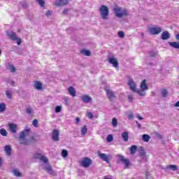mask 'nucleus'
<instances>
[{"mask_svg":"<svg viewBox=\"0 0 179 179\" xmlns=\"http://www.w3.org/2000/svg\"><path fill=\"white\" fill-rule=\"evenodd\" d=\"M109 64H111L114 68H118V60L114 57H109L108 59Z\"/></svg>","mask_w":179,"mask_h":179,"instance_id":"14","label":"nucleus"},{"mask_svg":"<svg viewBox=\"0 0 179 179\" xmlns=\"http://www.w3.org/2000/svg\"><path fill=\"white\" fill-rule=\"evenodd\" d=\"M69 12V8H66L62 11L63 15H68V13Z\"/></svg>","mask_w":179,"mask_h":179,"instance_id":"50","label":"nucleus"},{"mask_svg":"<svg viewBox=\"0 0 179 179\" xmlns=\"http://www.w3.org/2000/svg\"><path fill=\"white\" fill-rule=\"evenodd\" d=\"M129 120H132L134 118V115L132 113H130L128 115Z\"/></svg>","mask_w":179,"mask_h":179,"instance_id":"53","label":"nucleus"},{"mask_svg":"<svg viewBox=\"0 0 179 179\" xmlns=\"http://www.w3.org/2000/svg\"><path fill=\"white\" fill-rule=\"evenodd\" d=\"M137 117H138V120H143V117H142L141 115H139V114L137 115Z\"/></svg>","mask_w":179,"mask_h":179,"instance_id":"56","label":"nucleus"},{"mask_svg":"<svg viewBox=\"0 0 179 179\" xmlns=\"http://www.w3.org/2000/svg\"><path fill=\"white\" fill-rule=\"evenodd\" d=\"M1 135H2V136H8V131H6L5 129H1Z\"/></svg>","mask_w":179,"mask_h":179,"instance_id":"39","label":"nucleus"},{"mask_svg":"<svg viewBox=\"0 0 179 179\" xmlns=\"http://www.w3.org/2000/svg\"><path fill=\"white\" fill-rule=\"evenodd\" d=\"M170 47L179 50V42H169Z\"/></svg>","mask_w":179,"mask_h":179,"instance_id":"25","label":"nucleus"},{"mask_svg":"<svg viewBox=\"0 0 179 179\" xmlns=\"http://www.w3.org/2000/svg\"><path fill=\"white\" fill-rule=\"evenodd\" d=\"M166 169H170L171 170H172L173 171H177V170H178V166H177V165H169L166 167Z\"/></svg>","mask_w":179,"mask_h":179,"instance_id":"31","label":"nucleus"},{"mask_svg":"<svg viewBox=\"0 0 179 179\" xmlns=\"http://www.w3.org/2000/svg\"><path fill=\"white\" fill-rule=\"evenodd\" d=\"M69 94L72 97H76V90H75V88L72 86L69 87L68 89Z\"/></svg>","mask_w":179,"mask_h":179,"instance_id":"17","label":"nucleus"},{"mask_svg":"<svg viewBox=\"0 0 179 179\" xmlns=\"http://www.w3.org/2000/svg\"><path fill=\"white\" fill-rule=\"evenodd\" d=\"M140 89L137 90V94L140 96L141 97H145L146 96V92L145 90H148L149 87H148V85H146V80H143L140 85Z\"/></svg>","mask_w":179,"mask_h":179,"instance_id":"3","label":"nucleus"},{"mask_svg":"<svg viewBox=\"0 0 179 179\" xmlns=\"http://www.w3.org/2000/svg\"><path fill=\"white\" fill-rule=\"evenodd\" d=\"M176 40H179V34H177V35L176 36Z\"/></svg>","mask_w":179,"mask_h":179,"instance_id":"58","label":"nucleus"},{"mask_svg":"<svg viewBox=\"0 0 179 179\" xmlns=\"http://www.w3.org/2000/svg\"><path fill=\"white\" fill-rule=\"evenodd\" d=\"M34 159H38L39 160H41V162H43V163H44L45 164H47V163H48V158H47V157L45 156H43L41 155V154H36L34 155Z\"/></svg>","mask_w":179,"mask_h":179,"instance_id":"11","label":"nucleus"},{"mask_svg":"<svg viewBox=\"0 0 179 179\" xmlns=\"http://www.w3.org/2000/svg\"><path fill=\"white\" fill-rule=\"evenodd\" d=\"M9 128L10 132H12L13 134H16L17 131V126L16 124H15L14 123H11L9 124Z\"/></svg>","mask_w":179,"mask_h":179,"instance_id":"19","label":"nucleus"},{"mask_svg":"<svg viewBox=\"0 0 179 179\" xmlns=\"http://www.w3.org/2000/svg\"><path fill=\"white\" fill-rule=\"evenodd\" d=\"M8 69H9L10 72H11L12 73L16 72V68L15 66H13V65H9Z\"/></svg>","mask_w":179,"mask_h":179,"instance_id":"37","label":"nucleus"},{"mask_svg":"<svg viewBox=\"0 0 179 179\" xmlns=\"http://www.w3.org/2000/svg\"><path fill=\"white\" fill-rule=\"evenodd\" d=\"M81 54H83V55H86V57H90L92 53L90 50H81Z\"/></svg>","mask_w":179,"mask_h":179,"instance_id":"34","label":"nucleus"},{"mask_svg":"<svg viewBox=\"0 0 179 179\" xmlns=\"http://www.w3.org/2000/svg\"><path fill=\"white\" fill-rule=\"evenodd\" d=\"M34 86L37 90H41L43 89V84L40 81H36Z\"/></svg>","mask_w":179,"mask_h":179,"instance_id":"22","label":"nucleus"},{"mask_svg":"<svg viewBox=\"0 0 179 179\" xmlns=\"http://www.w3.org/2000/svg\"><path fill=\"white\" fill-rule=\"evenodd\" d=\"M97 155L101 160L106 162V163H110V158L107 154L101 153L100 151H97Z\"/></svg>","mask_w":179,"mask_h":179,"instance_id":"9","label":"nucleus"},{"mask_svg":"<svg viewBox=\"0 0 179 179\" xmlns=\"http://www.w3.org/2000/svg\"><path fill=\"white\" fill-rule=\"evenodd\" d=\"M155 136L158 138V139H163V136H162V134H159L158 132L155 133Z\"/></svg>","mask_w":179,"mask_h":179,"instance_id":"48","label":"nucleus"},{"mask_svg":"<svg viewBox=\"0 0 179 179\" xmlns=\"http://www.w3.org/2000/svg\"><path fill=\"white\" fill-rule=\"evenodd\" d=\"M87 134V127L86 125L81 128V135L85 136Z\"/></svg>","mask_w":179,"mask_h":179,"instance_id":"30","label":"nucleus"},{"mask_svg":"<svg viewBox=\"0 0 179 179\" xmlns=\"http://www.w3.org/2000/svg\"><path fill=\"white\" fill-rule=\"evenodd\" d=\"M0 166H1V157H0Z\"/></svg>","mask_w":179,"mask_h":179,"instance_id":"60","label":"nucleus"},{"mask_svg":"<svg viewBox=\"0 0 179 179\" xmlns=\"http://www.w3.org/2000/svg\"><path fill=\"white\" fill-rule=\"evenodd\" d=\"M136 124L138 128H139V129L141 128V124H139V123L138 122V121L136 122Z\"/></svg>","mask_w":179,"mask_h":179,"instance_id":"55","label":"nucleus"},{"mask_svg":"<svg viewBox=\"0 0 179 179\" xmlns=\"http://www.w3.org/2000/svg\"><path fill=\"white\" fill-rule=\"evenodd\" d=\"M6 34L12 41H16L17 45H20V44H22V39L18 38L17 36H16V33L13 31H7Z\"/></svg>","mask_w":179,"mask_h":179,"instance_id":"4","label":"nucleus"},{"mask_svg":"<svg viewBox=\"0 0 179 179\" xmlns=\"http://www.w3.org/2000/svg\"><path fill=\"white\" fill-rule=\"evenodd\" d=\"M92 161L90 158L85 157L80 162V166L85 167V169H87V167H90L92 166Z\"/></svg>","mask_w":179,"mask_h":179,"instance_id":"6","label":"nucleus"},{"mask_svg":"<svg viewBox=\"0 0 179 179\" xmlns=\"http://www.w3.org/2000/svg\"><path fill=\"white\" fill-rule=\"evenodd\" d=\"M99 11L102 19H103V20H107V19H108V14L110 13L108 7H107V6L102 5L100 7Z\"/></svg>","mask_w":179,"mask_h":179,"instance_id":"5","label":"nucleus"},{"mask_svg":"<svg viewBox=\"0 0 179 179\" xmlns=\"http://www.w3.org/2000/svg\"><path fill=\"white\" fill-rule=\"evenodd\" d=\"M161 94H162V97L166 99V97H167V96H169V91H167V90H166V89H163L161 90Z\"/></svg>","mask_w":179,"mask_h":179,"instance_id":"27","label":"nucleus"},{"mask_svg":"<svg viewBox=\"0 0 179 179\" xmlns=\"http://www.w3.org/2000/svg\"><path fill=\"white\" fill-rule=\"evenodd\" d=\"M31 131V129L29 128L20 134L19 141L21 145H30V143L36 142V138L34 136H30Z\"/></svg>","mask_w":179,"mask_h":179,"instance_id":"1","label":"nucleus"},{"mask_svg":"<svg viewBox=\"0 0 179 179\" xmlns=\"http://www.w3.org/2000/svg\"><path fill=\"white\" fill-rule=\"evenodd\" d=\"M36 2L41 6H44V4L45 3L44 2V0H36Z\"/></svg>","mask_w":179,"mask_h":179,"instance_id":"44","label":"nucleus"},{"mask_svg":"<svg viewBox=\"0 0 179 179\" xmlns=\"http://www.w3.org/2000/svg\"><path fill=\"white\" fill-rule=\"evenodd\" d=\"M43 169L45 170L46 173L50 174V176H54V170H52V166L50 164H45Z\"/></svg>","mask_w":179,"mask_h":179,"instance_id":"12","label":"nucleus"},{"mask_svg":"<svg viewBox=\"0 0 179 179\" xmlns=\"http://www.w3.org/2000/svg\"><path fill=\"white\" fill-rule=\"evenodd\" d=\"M83 103H90V101H92V97H90L89 95H83L81 97Z\"/></svg>","mask_w":179,"mask_h":179,"instance_id":"21","label":"nucleus"},{"mask_svg":"<svg viewBox=\"0 0 179 179\" xmlns=\"http://www.w3.org/2000/svg\"><path fill=\"white\" fill-rule=\"evenodd\" d=\"M79 122H80V118L76 117V124H79Z\"/></svg>","mask_w":179,"mask_h":179,"instance_id":"54","label":"nucleus"},{"mask_svg":"<svg viewBox=\"0 0 179 179\" xmlns=\"http://www.w3.org/2000/svg\"><path fill=\"white\" fill-rule=\"evenodd\" d=\"M8 83L9 85H11V86H15V81H13V80H8Z\"/></svg>","mask_w":179,"mask_h":179,"instance_id":"52","label":"nucleus"},{"mask_svg":"<svg viewBox=\"0 0 179 179\" xmlns=\"http://www.w3.org/2000/svg\"><path fill=\"white\" fill-rule=\"evenodd\" d=\"M175 107H179V101L175 103Z\"/></svg>","mask_w":179,"mask_h":179,"instance_id":"57","label":"nucleus"},{"mask_svg":"<svg viewBox=\"0 0 179 179\" xmlns=\"http://www.w3.org/2000/svg\"><path fill=\"white\" fill-rule=\"evenodd\" d=\"M21 6H22L24 9H27V7L29 6V5H27V3L22 2V3H21Z\"/></svg>","mask_w":179,"mask_h":179,"instance_id":"47","label":"nucleus"},{"mask_svg":"<svg viewBox=\"0 0 179 179\" xmlns=\"http://www.w3.org/2000/svg\"><path fill=\"white\" fill-rule=\"evenodd\" d=\"M26 113L28 115H30L31 113H33V109H31V108H27Z\"/></svg>","mask_w":179,"mask_h":179,"instance_id":"43","label":"nucleus"},{"mask_svg":"<svg viewBox=\"0 0 179 179\" xmlns=\"http://www.w3.org/2000/svg\"><path fill=\"white\" fill-rule=\"evenodd\" d=\"M162 29L160 27H152L149 28V32L152 36H157V34H160L162 31Z\"/></svg>","mask_w":179,"mask_h":179,"instance_id":"7","label":"nucleus"},{"mask_svg":"<svg viewBox=\"0 0 179 179\" xmlns=\"http://www.w3.org/2000/svg\"><path fill=\"white\" fill-rule=\"evenodd\" d=\"M119 160L120 162H122V163H124L125 169H128L129 166V160L125 159L122 155H119Z\"/></svg>","mask_w":179,"mask_h":179,"instance_id":"13","label":"nucleus"},{"mask_svg":"<svg viewBox=\"0 0 179 179\" xmlns=\"http://www.w3.org/2000/svg\"><path fill=\"white\" fill-rule=\"evenodd\" d=\"M87 117H88L90 120H92V118H93V113H92L91 112H87Z\"/></svg>","mask_w":179,"mask_h":179,"instance_id":"49","label":"nucleus"},{"mask_svg":"<svg viewBox=\"0 0 179 179\" xmlns=\"http://www.w3.org/2000/svg\"><path fill=\"white\" fill-rule=\"evenodd\" d=\"M32 125H34V127H37V125H38V120H37V119L34 120L32 122Z\"/></svg>","mask_w":179,"mask_h":179,"instance_id":"46","label":"nucleus"},{"mask_svg":"<svg viewBox=\"0 0 179 179\" xmlns=\"http://www.w3.org/2000/svg\"><path fill=\"white\" fill-rule=\"evenodd\" d=\"M62 110V106H56L55 109V113H61Z\"/></svg>","mask_w":179,"mask_h":179,"instance_id":"41","label":"nucleus"},{"mask_svg":"<svg viewBox=\"0 0 179 179\" xmlns=\"http://www.w3.org/2000/svg\"><path fill=\"white\" fill-rule=\"evenodd\" d=\"M122 138L124 142H128V139H129V134L128 132L124 131L122 134Z\"/></svg>","mask_w":179,"mask_h":179,"instance_id":"23","label":"nucleus"},{"mask_svg":"<svg viewBox=\"0 0 179 179\" xmlns=\"http://www.w3.org/2000/svg\"><path fill=\"white\" fill-rule=\"evenodd\" d=\"M127 85L129 86V89L131 90V92H134V93H138V89H136V83L132 78H129Z\"/></svg>","mask_w":179,"mask_h":179,"instance_id":"8","label":"nucleus"},{"mask_svg":"<svg viewBox=\"0 0 179 179\" xmlns=\"http://www.w3.org/2000/svg\"><path fill=\"white\" fill-rule=\"evenodd\" d=\"M162 40H169L170 38V33L167 31L162 32L161 35Z\"/></svg>","mask_w":179,"mask_h":179,"instance_id":"18","label":"nucleus"},{"mask_svg":"<svg viewBox=\"0 0 179 179\" xmlns=\"http://www.w3.org/2000/svg\"><path fill=\"white\" fill-rule=\"evenodd\" d=\"M52 139L55 142H58L59 141V130L54 129L52 132Z\"/></svg>","mask_w":179,"mask_h":179,"instance_id":"10","label":"nucleus"},{"mask_svg":"<svg viewBox=\"0 0 179 179\" xmlns=\"http://www.w3.org/2000/svg\"><path fill=\"white\" fill-rule=\"evenodd\" d=\"M142 139L144 142H149V141H150V136L148 134H143L142 136Z\"/></svg>","mask_w":179,"mask_h":179,"instance_id":"28","label":"nucleus"},{"mask_svg":"<svg viewBox=\"0 0 179 179\" xmlns=\"http://www.w3.org/2000/svg\"><path fill=\"white\" fill-rule=\"evenodd\" d=\"M4 152H6V156H10L12 155V148L10 145H6L4 147Z\"/></svg>","mask_w":179,"mask_h":179,"instance_id":"20","label":"nucleus"},{"mask_svg":"<svg viewBox=\"0 0 179 179\" xmlns=\"http://www.w3.org/2000/svg\"><path fill=\"white\" fill-rule=\"evenodd\" d=\"M6 111V104L5 103H1V113Z\"/></svg>","mask_w":179,"mask_h":179,"instance_id":"36","label":"nucleus"},{"mask_svg":"<svg viewBox=\"0 0 179 179\" xmlns=\"http://www.w3.org/2000/svg\"><path fill=\"white\" fill-rule=\"evenodd\" d=\"M62 157H68V150H62Z\"/></svg>","mask_w":179,"mask_h":179,"instance_id":"40","label":"nucleus"},{"mask_svg":"<svg viewBox=\"0 0 179 179\" xmlns=\"http://www.w3.org/2000/svg\"><path fill=\"white\" fill-rule=\"evenodd\" d=\"M128 100L130 103H132L134 101V96L131 94L127 96Z\"/></svg>","mask_w":179,"mask_h":179,"instance_id":"45","label":"nucleus"},{"mask_svg":"<svg viewBox=\"0 0 179 179\" xmlns=\"http://www.w3.org/2000/svg\"><path fill=\"white\" fill-rule=\"evenodd\" d=\"M150 65H153V63H150Z\"/></svg>","mask_w":179,"mask_h":179,"instance_id":"59","label":"nucleus"},{"mask_svg":"<svg viewBox=\"0 0 179 179\" xmlns=\"http://www.w3.org/2000/svg\"><path fill=\"white\" fill-rule=\"evenodd\" d=\"M136 149H138V147L136 145H131L130 148V152L131 155H135L136 152Z\"/></svg>","mask_w":179,"mask_h":179,"instance_id":"33","label":"nucleus"},{"mask_svg":"<svg viewBox=\"0 0 179 179\" xmlns=\"http://www.w3.org/2000/svg\"><path fill=\"white\" fill-rule=\"evenodd\" d=\"M138 152H139V156L141 157H145L146 156V152H145L143 147H140Z\"/></svg>","mask_w":179,"mask_h":179,"instance_id":"24","label":"nucleus"},{"mask_svg":"<svg viewBox=\"0 0 179 179\" xmlns=\"http://www.w3.org/2000/svg\"><path fill=\"white\" fill-rule=\"evenodd\" d=\"M6 96L8 100H12V92L10 90H6Z\"/></svg>","mask_w":179,"mask_h":179,"instance_id":"29","label":"nucleus"},{"mask_svg":"<svg viewBox=\"0 0 179 179\" xmlns=\"http://www.w3.org/2000/svg\"><path fill=\"white\" fill-rule=\"evenodd\" d=\"M113 12L117 17H119L120 19L124 17V16H128L127 10H122V8L117 5L113 8Z\"/></svg>","mask_w":179,"mask_h":179,"instance_id":"2","label":"nucleus"},{"mask_svg":"<svg viewBox=\"0 0 179 179\" xmlns=\"http://www.w3.org/2000/svg\"><path fill=\"white\" fill-rule=\"evenodd\" d=\"M158 54L159 53L157 52H153V51H150L148 52L149 57H150L151 58H156Z\"/></svg>","mask_w":179,"mask_h":179,"instance_id":"32","label":"nucleus"},{"mask_svg":"<svg viewBox=\"0 0 179 179\" xmlns=\"http://www.w3.org/2000/svg\"><path fill=\"white\" fill-rule=\"evenodd\" d=\"M12 172L13 176H15V177H22V173H20V171H19V170L17 169H13Z\"/></svg>","mask_w":179,"mask_h":179,"instance_id":"26","label":"nucleus"},{"mask_svg":"<svg viewBox=\"0 0 179 179\" xmlns=\"http://www.w3.org/2000/svg\"><path fill=\"white\" fill-rule=\"evenodd\" d=\"M118 36L119 37H120V38H124V37H125V34L124 33V31H120L118 32Z\"/></svg>","mask_w":179,"mask_h":179,"instance_id":"42","label":"nucleus"},{"mask_svg":"<svg viewBox=\"0 0 179 179\" xmlns=\"http://www.w3.org/2000/svg\"><path fill=\"white\" fill-rule=\"evenodd\" d=\"M0 134H1V130H0Z\"/></svg>","mask_w":179,"mask_h":179,"instance_id":"62","label":"nucleus"},{"mask_svg":"<svg viewBox=\"0 0 179 179\" xmlns=\"http://www.w3.org/2000/svg\"><path fill=\"white\" fill-rule=\"evenodd\" d=\"M68 0H58L55 2L56 6H65V5H68Z\"/></svg>","mask_w":179,"mask_h":179,"instance_id":"16","label":"nucleus"},{"mask_svg":"<svg viewBox=\"0 0 179 179\" xmlns=\"http://www.w3.org/2000/svg\"><path fill=\"white\" fill-rule=\"evenodd\" d=\"M51 15H52V12L51 11H47L45 13V16H47L48 17H49V16H51Z\"/></svg>","mask_w":179,"mask_h":179,"instance_id":"51","label":"nucleus"},{"mask_svg":"<svg viewBox=\"0 0 179 179\" xmlns=\"http://www.w3.org/2000/svg\"><path fill=\"white\" fill-rule=\"evenodd\" d=\"M0 55H1V50H0Z\"/></svg>","mask_w":179,"mask_h":179,"instance_id":"61","label":"nucleus"},{"mask_svg":"<svg viewBox=\"0 0 179 179\" xmlns=\"http://www.w3.org/2000/svg\"><path fill=\"white\" fill-rule=\"evenodd\" d=\"M106 94L108 99L111 101L113 99H115V94L111 90H106Z\"/></svg>","mask_w":179,"mask_h":179,"instance_id":"15","label":"nucleus"},{"mask_svg":"<svg viewBox=\"0 0 179 179\" xmlns=\"http://www.w3.org/2000/svg\"><path fill=\"white\" fill-rule=\"evenodd\" d=\"M112 125L115 128L118 125V121L117 120V118L113 117L112 120Z\"/></svg>","mask_w":179,"mask_h":179,"instance_id":"35","label":"nucleus"},{"mask_svg":"<svg viewBox=\"0 0 179 179\" xmlns=\"http://www.w3.org/2000/svg\"><path fill=\"white\" fill-rule=\"evenodd\" d=\"M113 141H114V137L113 136L112 134H109L106 137V141L110 143V142H113Z\"/></svg>","mask_w":179,"mask_h":179,"instance_id":"38","label":"nucleus"}]
</instances>
